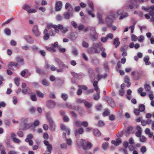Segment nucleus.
Listing matches in <instances>:
<instances>
[{
    "mask_svg": "<svg viewBox=\"0 0 154 154\" xmlns=\"http://www.w3.org/2000/svg\"><path fill=\"white\" fill-rule=\"evenodd\" d=\"M123 12V11L119 10L118 11L117 14H116L114 11L111 12L106 18V23L108 26L110 27L112 26L113 20L115 18L117 17L118 15H122Z\"/></svg>",
    "mask_w": 154,
    "mask_h": 154,
    "instance_id": "obj_1",
    "label": "nucleus"
},
{
    "mask_svg": "<svg viewBox=\"0 0 154 154\" xmlns=\"http://www.w3.org/2000/svg\"><path fill=\"white\" fill-rule=\"evenodd\" d=\"M28 119L26 118H23L21 124V129L26 130L29 129L32 125L31 123H27Z\"/></svg>",
    "mask_w": 154,
    "mask_h": 154,
    "instance_id": "obj_2",
    "label": "nucleus"
},
{
    "mask_svg": "<svg viewBox=\"0 0 154 154\" xmlns=\"http://www.w3.org/2000/svg\"><path fill=\"white\" fill-rule=\"evenodd\" d=\"M147 0H130V3L131 5H128L126 6L127 8H129L131 9H133L135 7H137V3L138 2H140L143 3L147 1Z\"/></svg>",
    "mask_w": 154,
    "mask_h": 154,
    "instance_id": "obj_3",
    "label": "nucleus"
},
{
    "mask_svg": "<svg viewBox=\"0 0 154 154\" xmlns=\"http://www.w3.org/2000/svg\"><path fill=\"white\" fill-rule=\"evenodd\" d=\"M90 38L93 41H96L98 38V35L96 32L95 28L94 27H92L90 29Z\"/></svg>",
    "mask_w": 154,
    "mask_h": 154,
    "instance_id": "obj_4",
    "label": "nucleus"
},
{
    "mask_svg": "<svg viewBox=\"0 0 154 154\" xmlns=\"http://www.w3.org/2000/svg\"><path fill=\"white\" fill-rule=\"evenodd\" d=\"M46 117L47 120L49 121L51 129L52 130H54L55 126L54 124V122L51 117V114L50 112H48L46 113Z\"/></svg>",
    "mask_w": 154,
    "mask_h": 154,
    "instance_id": "obj_5",
    "label": "nucleus"
},
{
    "mask_svg": "<svg viewBox=\"0 0 154 154\" xmlns=\"http://www.w3.org/2000/svg\"><path fill=\"white\" fill-rule=\"evenodd\" d=\"M54 60L58 65L59 67L62 69L64 68H68V66L64 64L63 62L60 59L56 57L55 58Z\"/></svg>",
    "mask_w": 154,
    "mask_h": 154,
    "instance_id": "obj_6",
    "label": "nucleus"
},
{
    "mask_svg": "<svg viewBox=\"0 0 154 154\" xmlns=\"http://www.w3.org/2000/svg\"><path fill=\"white\" fill-rule=\"evenodd\" d=\"M61 129L64 131V132H63V135H69L70 134V130L69 128H67L63 124H61L60 125Z\"/></svg>",
    "mask_w": 154,
    "mask_h": 154,
    "instance_id": "obj_7",
    "label": "nucleus"
},
{
    "mask_svg": "<svg viewBox=\"0 0 154 154\" xmlns=\"http://www.w3.org/2000/svg\"><path fill=\"white\" fill-rule=\"evenodd\" d=\"M89 6L91 8V10H87V12L89 15H91L92 17H94L95 15L94 14H92V11L94 10V5L93 2L90 1H89L88 3Z\"/></svg>",
    "mask_w": 154,
    "mask_h": 154,
    "instance_id": "obj_8",
    "label": "nucleus"
},
{
    "mask_svg": "<svg viewBox=\"0 0 154 154\" xmlns=\"http://www.w3.org/2000/svg\"><path fill=\"white\" fill-rule=\"evenodd\" d=\"M135 131V128H133L131 126L128 127L126 131H122L120 135H123L125 134H133Z\"/></svg>",
    "mask_w": 154,
    "mask_h": 154,
    "instance_id": "obj_9",
    "label": "nucleus"
},
{
    "mask_svg": "<svg viewBox=\"0 0 154 154\" xmlns=\"http://www.w3.org/2000/svg\"><path fill=\"white\" fill-rule=\"evenodd\" d=\"M32 31L36 37L39 36L40 34V32L38 30V26L36 25H34L33 27Z\"/></svg>",
    "mask_w": 154,
    "mask_h": 154,
    "instance_id": "obj_10",
    "label": "nucleus"
},
{
    "mask_svg": "<svg viewBox=\"0 0 154 154\" xmlns=\"http://www.w3.org/2000/svg\"><path fill=\"white\" fill-rule=\"evenodd\" d=\"M86 143V142L85 140L82 139H81L79 143V144L77 142L76 144L78 147H80V146H81L82 149L84 150H86V146L85 145Z\"/></svg>",
    "mask_w": 154,
    "mask_h": 154,
    "instance_id": "obj_11",
    "label": "nucleus"
},
{
    "mask_svg": "<svg viewBox=\"0 0 154 154\" xmlns=\"http://www.w3.org/2000/svg\"><path fill=\"white\" fill-rule=\"evenodd\" d=\"M46 105L48 108L53 109L56 106V103L53 100H50L47 101Z\"/></svg>",
    "mask_w": 154,
    "mask_h": 154,
    "instance_id": "obj_12",
    "label": "nucleus"
},
{
    "mask_svg": "<svg viewBox=\"0 0 154 154\" xmlns=\"http://www.w3.org/2000/svg\"><path fill=\"white\" fill-rule=\"evenodd\" d=\"M24 39L27 43L32 44L34 42V40L33 38L29 35H26L24 36Z\"/></svg>",
    "mask_w": 154,
    "mask_h": 154,
    "instance_id": "obj_13",
    "label": "nucleus"
},
{
    "mask_svg": "<svg viewBox=\"0 0 154 154\" xmlns=\"http://www.w3.org/2000/svg\"><path fill=\"white\" fill-rule=\"evenodd\" d=\"M131 74L133 76L134 79L135 80H138L141 76L140 73L138 72L136 73L135 72L133 71L132 72Z\"/></svg>",
    "mask_w": 154,
    "mask_h": 154,
    "instance_id": "obj_14",
    "label": "nucleus"
},
{
    "mask_svg": "<svg viewBox=\"0 0 154 154\" xmlns=\"http://www.w3.org/2000/svg\"><path fill=\"white\" fill-rule=\"evenodd\" d=\"M88 51L89 54H96L98 53V51L96 48L92 46V47L89 48L88 50Z\"/></svg>",
    "mask_w": 154,
    "mask_h": 154,
    "instance_id": "obj_15",
    "label": "nucleus"
},
{
    "mask_svg": "<svg viewBox=\"0 0 154 154\" xmlns=\"http://www.w3.org/2000/svg\"><path fill=\"white\" fill-rule=\"evenodd\" d=\"M62 8V2L61 1H58L56 2L55 6V9L56 11H60Z\"/></svg>",
    "mask_w": 154,
    "mask_h": 154,
    "instance_id": "obj_16",
    "label": "nucleus"
},
{
    "mask_svg": "<svg viewBox=\"0 0 154 154\" xmlns=\"http://www.w3.org/2000/svg\"><path fill=\"white\" fill-rule=\"evenodd\" d=\"M111 143L112 144L117 146L122 143V141L120 138H118L116 139L115 140H112L111 141Z\"/></svg>",
    "mask_w": 154,
    "mask_h": 154,
    "instance_id": "obj_17",
    "label": "nucleus"
},
{
    "mask_svg": "<svg viewBox=\"0 0 154 154\" xmlns=\"http://www.w3.org/2000/svg\"><path fill=\"white\" fill-rule=\"evenodd\" d=\"M107 103L112 108H114L115 106V104L113 99L111 97H109L106 100Z\"/></svg>",
    "mask_w": 154,
    "mask_h": 154,
    "instance_id": "obj_18",
    "label": "nucleus"
},
{
    "mask_svg": "<svg viewBox=\"0 0 154 154\" xmlns=\"http://www.w3.org/2000/svg\"><path fill=\"white\" fill-rule=\"evenodd\" d=\"M16 59L17 62L19 63L21 65H23L24 64V59L22 57L17 56L16 57Z\"/></svg>",
    "mask_w": 154,
    "mask_h": 154,
    "instance_id": "obj_19",
    "label": "nucleus"
},
{
    "mask_svg": "<svg viewBox=\"0 0 154 154\" xmlns=\"http://www.w3.org/2000/svg\"><path fill=\"white\" fill-rule=\"evenodd\" d=\"M33 137V135H27L26 138L25 139V141L26 142H29L30 145H32L33 143V141L31 139Z\"/></svg>",
    "mask_w": 154,
    "mask_h": 154,
    "instance_id": "obj_20",
    "label": "nucleus"
},
{
    "mask_svg": "<svg viewBox=\"0 0 154 154\" xmlns=\"http://www.w3.org/2000/svg\"><path fill=\"white\" fill-rule=\"evenodd\" d=\"M78 36V35L76 32L71 33L69 35V38L72 41L75 40Z\"/></svg>",
    "mask_w": 154,
    "mask_h": 154,
    "instance_id": "obj_21",
    "label": "nucleus"
},
{
    "mask_svg": "<svg viewBox=\"0 0 154 154\" xmlns=\"http://www.w3.org/2000/svg\"><path fill=\"white\" fill-rule=\"evenodd\" d=\"M73 16V15L72 14H71L69 12H66L63 14V18L66 20L69 19L70 17Z\"/></svg>",
    "mask_w": 154,
    "mask_h": 154,
    "instance_id": "obj_22",
    "label": "nucleus"
},
{
    "mask_svg": "<svg viewBox=\"0 0 154 154\" xmlns=\"http://www.w3.org/2000/svg\"><path fill=\"white\" fill-rule=\"evenodd\" d=\"M43 33L44 34V36L43 38L44 40H47L48 39L49 37L50 34L48 33V31L47 29H45Z\"/></svg>",
    "mask_w": 154,
    "mask_h": 154,
    "instance_id": "obj_23",
    "label": "nucleus"
},
{
    "mask_svg": "<svg viewBox=\"0 0 154 154\" xmlns=\"http://www.w3.org/2000/svg\"><path fill=\"white\" fill-rule=\"evenodd\" d=\"M149 57L148 56H146L144 57L143 61L145 62V65L147 66L151 64V62L149 61Z\"/></svg>",
    "mask_w": 154,
    "mask_h": 154,
    "instance_id": "obj_24",
    "label": "nucleus"
},
{
    "mask_svg": "<svg viewBox=\"0 0 154 154\" xmlns=\"http://www.w3.org/2000/svg\"><path fill=\"white\" fill-rule=\"evenodd\" d=\"M54 27L55 30L56 32H59V29L62 30L63 27L62 25L60 24L57 25H55V26Z\"/></svg>",
    "mask_w": 154,
    "mask_h": 154,
    "instance_id": "obj_25",
    "label": "nucleus"
},
{
    "mask_svg": "<svg viewBox=\"0 0 154 154\" xmlns=\"http://www.w3.org/2000/svg\"><path fill=\"white\" fill-rule=\"evenodd\" d=\"M119 39L118 38H116L114 39L113 44L115 45V48H117L120 45V42L119 41Z\"/></svg>",
    "mask_w": 154,
    "mask_h": 154,
    "instance_id": "obj_26",
    "label": "nucleus"
},
{
    "mask_svg": "<svg viewBox=\"0 0 154 154\" xmlns=\"http://www.w3.org/2000/svg\"><path fill=\"white\" fill-rule=\"evenodd\" d=\"M71 74L74 78L78 79H79L81 78L82 75L79 74H77L74 72H72Z\"/></svg>",
    "mask_w": 154,
    "mask_h": 154,
    "instance_id": "obj_27",
    "label": "nucleus"
},
{
    "mask_svg": "<svg viewBox=\"0 0 154 154\" xmlns=\"http://www.w3.org/2000/svg\"><path fill=\"white\" fill-rule=\"evenodd\" d=\"M31 91L30 89L28 87H26V88L23 89L21 92L23 94H25L27 93H29Z\"/></svg>",
    "mask_w": 154,
    "mask_h": 154,
    "instance_id": "obj_28",
    "label": "nucleus"
},
{
    "mask_svg": "<svg viewBox=\"0 0 154 154\" xmlns=\"http://www.w3.org/2000/svg\"><path fill=\"white\" fill-rule=\"evenodd\" d=\"M42 84L45 86H48L50 85L49 82L45 79H42Z\"/></svg>",
    "mask_w": 154,
    "mask_h": 154,
    "instance_id": "obj_29",
    "label": "nucleus"
},
{
    "mask_svg": "<svg viewBox=\"0 0 154 154\" xmlns=\"http://www.w3.org/2000/svg\"><path fill=\"white\" fill-rule=\"evenodd\" d=\"M91 62L93 64L96 65L99 64V60L96 58H92L91 60Z\"/></svg>",
    "mask_w": 154,
    "mask_h": 154,
    "instance_id": "obj_30",
    "label": "nucleus"
},
{
    "mask_svg": "<svg viewBox=\"0 0 154 154\" xmlns=\"http://www.w3.org/2000/svg\"><path fill=\"white\" fill-rule=\"evenodd\" d=\"M137 130L136 135H141L142 130L140 127L138 125L137 126Z\"/></svg>",
    "mask_w": 154,
    "mask_h": 154,
    "instance_id": "obj_31",
    "label": "nucleus"
},
{
    "mask_svg": "<svg viewBox=\"0 0 154 154\" xmlns=\"http://www.w3.org/2000/svg\"><path fill=\"white\" fill-rule=\"evenodd\" d=\"M22 8L23 9L26 11L27 12V11H29V9L31 8V7L27 4H25L23 5Z\"/></svg>",
    "mask_w": 154,
    "mask_h": 154,
    "instance_id": "obj_32",
    "label": "nucleus"
},
{
    "mask_svg": "<svg viewBox=\"0 0 154 154\" xmlns=\"http://www.w3.org/2000/svg\"><path fill=\"white\" fill-rule=\"evenodd\" d=\"M14 82L16 85L18 86L20 85V78L18 77L15 78L14 79Z\"/></svg>",
    "mask_w": 154,
    "mask_h": 154,
    "instance_id": "obj_33",
    "label": "nucleus"
},
{
    "mask_svg": "<svg viewBox=\"0 0 154 154\" xmlns=\"http://www.w3.org/2000/svg\"><path fill=\"white\" fill-rule=\"evenodd\" d=\"M15 135H11V138L13 141L17 143H19L20 142V140L18 138H16L15 136Z\"/></svg>",
    "mask_w": 154,
    "mask_h": 154,
    "instance_id": "obj_34",
    "label": "nucleus"
},
{
    "mask_svg": "<svg viewBox=\"0 0 154 154\" xmlns=\"http://www.w3.org/2000/svg\"><path fill=\"white\" fill-rule=\"evenodd\" d=\"M36 72L37 73L39 74H43L44 72L43 70L40 68H39L37 67H36Z\"/></svg>",
    "mask_w": 154,
    "mask_h": 154,
    "instance_id": "obj_35",
    "label": "nucleus"
},
{
    "mask_svg": "<svg viewBox=\"0 0 154 154\" xmlns=\"http://www.w3.org/2000/svg\"><path fill=\"white\" fill-rule=\"evenodd\" d=\"M139 109L140 112L144 111L145 109V105L143 104H140L139 106Z\"/></svg>",
    "mask_w": 154,
    "mask_h": 154,
    "instance_id": "obj_36",
    "label": "nucleus"
},
{
    "mask_svg": "<svg viewBox=\"0 0 154 154\" xmlns=\"http://www.w3.org/2000/svg\"><path fill=\"white\" fill-rule=\"evenodd\" d=\"M84 132V130L82 128H79L78 130H76L75 131V134H82Z\"/></svg>",
    "mask_w": 154,
    "mask_h": 154,
    "instance_id": "obj_37",
    "label": "nucleus"
},
{
    "mask_svg": "<svg viewBox=\"0 0 154 154\" xmlns=\"http://www.w3.org/2000/svg\"><path fill=\"white\" fill-rule=\"evenodd\" d=\"M4 32L7 35H9L11 34V31L8 28H5L4 29Z\"/></svg>",
    "mask_w": 154,
    "mask_h": 154,
    "instance_id": "obj_38",
    "label": "nucleus"
},
{
    "mask_svg": "<svg viewBox=\"0 0 154 154\" xmlns=\"http://www.w3.org/2000/svg\"><path fill=\"white\" fill-rule=\"evenodd\" d=\"M61 97L64 100L66 101L68 98V96L67 94L62 93L61 94Z\"/></svg>",
    "mask_w": 154,
    "mask_h": 154,
    "instance_id": "obj_39",
    "label": "nucleus"
},
{
    "mask_svg": "<svg viewBox=\"0 0 154 154\" xmlns=\"http://www.w3.org/2000/svg\"><path fill=\"white\" fill-rule=\"evenodd\" d=\"M92 46L97 49L101 46V44L100 43H94L92 44Z\"/></svg>",
    "mask_w": 154,
    "mask_h": 154,
    "instance_id": "obj_40",
    "label": "nucleus"
},
{
    "mask_svg": "<svg viewBox=\"0 0 154 154\" xmlns=\"http://www.w3.org/2000/svg\"><path fill=\"white\" fill-rule=\"evenodd\" d=\"M45 48L47 50L51 52H55L56 51V50L53 47L46 46Z\"/></svg>",
    "mask_w": 154,
    "mask_h": 154,
    "instance_id": "obj_41",
    "label": "nucleus"
},
{
    "mask_svg": "<svg viewBox=\"0 0 154 154\" xmlns=\"http://www.w3.org/2000/svg\"><path fill=\"white\" fill-rule=\"evenodd\" d=\"M100 93L98 92L97 93V95H94V99L95 100H99L100 97Z\"/></svg>",
    "mask_w": 154,
    "mask_h": 154,
    "instance_id": "obj_42",
    "label": "nucleus"
},
{
    "mask_svg": "<svg viewBox=\"0 0 154 154\" xmlns=\"http://www.w3.org/2000/svg\"><path fill=\"white\" fill-rule=\"evenodd\" d=\"M84 103L85 104V106L88 108H89L91 107V104L85 100L84 101Z\"/></svg>",
    "mask_w": 154,
    "mask_h": 154,
    "instance_id": "obj_43",
    "label": "nucleus"
},
{
    "mask_svg": "<svg viewBox=\"0 0 154 154\" xmlns=\"http://www.w3.org/2000/svg\"><path fill=\"white\" fill-rule=\"evenodd\" d=\"M109 144L107 142H105L102 144V147L104 150L107 149L108 146Z\"/></svg>",
    "mask_w": 154,
    "mask_h": 154,
    "instance_id": "obj_44",
    "label": "nucleus"
},
{
    "mask_svg": "<svg viewBox=\"0 0 154 154\" xmlns=\"http://www.w3.org/2000/svg\"><path fill=\"white\" fill-rule=\"evenodd\" d=\"M137 137H140V140L141 142H144L146 140V138L143 135L141 136V135H136Z\"/></svg>",
    "mask_w": 154,
    "mask_h": 154,
    "instance_id": "obj_45",
    "label": "nucleus"
},
{
    "mask_svg": "<svg viewBox=\"0 0 154 154\" xmlns=\"http://www.w3.org/2000/svg\"><path fill=\"white\" fill-rule=\"evenodd\" d=\"M93 133L94 135H100V132L97 129H94L93 130Z\"/></svg>",
    "mask_w": 154,
    "mask_h": 154,
    "instance_id": "obj_46",
    "label": "nucleus"
},
{
    "mask_svg": "<svg viewBox=\"0 0 154 154\" xmlns=\"http://www.w3.org/2000/svg\"><path fill=\"white\" fill-rule=\"evenodd\" d=\"M86 150H87V149H90L91 148L92 146V144L90 142H87L86 143Z\"/></svg>",
    "mask_w": 154,
    "mask_h": 154,
    "instance_id": "obj_47",
    "label": "nucleus"
},
{
    "mask_svg": "<svg viewBox=\"0 0 154 154\" xmlns=\"http://www.w3.org/2000/svg\"><path fill=\"white\" fill-rule=\"evenodd\" d=\"M47 150L48 152L49 153L48 154H49L51 153V151L52 149V145L50 144L47 146Z\"/></svg>",
    "mask_w": 154,
    "mask_h": 154,
    "instance_id": "obj_48",
    "label": "nucleus"
},
{
    "mask_svg": "<svg viewBox=\"0 0 154 154\" xmlns=\"http://www.w3.org/2000/svg\"><path fill=\"white\" fill-rule=\"evenodd\" d=\"M36 93L38 96L41 97L42 98L44 97V95L40 91L38 90L37 91Z\"/></svg>",
    "mask_w": 154,
    "mask_h": 154,
    "instance_id": "obj_49",
    "label": "nucleus"
},
{
    "mask_svg": "<svg viewBox=\"0 0 154 154\" xmlns=\"http://www.w3.org/2000/svg\"><path fill=\"white\" fill-rule=\"evenodd\" d=\"M144 87L146 91H149L151 88L150 86L148 84H145Z\"/></svg>",
    "mask_w": 154,
    "mask_h": 154,
    "instance_id": "obj_50",
    "label": "nucleus"
},
{
    "mask_svg": "<svg viewBox=\"0 0 154 154\" xmlns=\"http://www.w3.org/2000/svg\"><path fill=\"white\" fill-rule=\"evenodd\" d=\"M110 114V112L108 109H106L103 113V115L104 116H106Z\"/></svg>",
    "mask_w": 154,
    "mask_h": 154,
    "instance_id": "obj_51",
    "label": "nucleus"
},
{
    "mask_svg": "<svg viewBox=\"0 0 154 154\" xmlns=\"http://www.w3.org/2000/svg\"><path fill=\"white\" fill-rule=\"evenodd\" d=\"M82 46L84 48H87L89 47V44L88 43L84 41L82 42Z\"/></svg>",
    "mask_w": 154,
    "mask_h": 154,
    "instance_id": "obj_52",
    "label": "nucleus"
},
{
    "mask_svg": "<svg viewBox=\"0 0 154 154\" xmlns=\"http://www.w3.org/2000/svg\"><path fill=\"white\" fill-rule=\"evenodd\" d=\"M74 123L76 126H79L81 125L82 122L79 120H76L75 121Z\"/></svg>",
    "mask_w": 154,
    "mask_h": 154,
    "instance_id": "obj_53",
    "label": "nucleus"
},
{
    "mask_svg": "<svg viewBox=\"0 0 154 154\" xmlns=\"http://www.w3.org/2000/svg\"><path fill=\"white\" fill-rule=\"evenodd\" d=\"M102 105L101 104H98L96 105V108L97 110H100L102 109Z\"/></svg>",
    "mask_w": 154,
    "mask_h": 154,
    "instance_id": "obj_54",
    "label": "nucleus"
},
{
    "mask_svg": "<svg viewBox=\"0 0 154 154\" xmlns=\"http://www.w3.org/2000/svg\"><path fill=\"white\" fill-rule=\"evenodd\" d=\"M56 19L58 21H60L63 19V17L60 14H57L56 17Z\"/></svg>",
    "mask_w": 154,
    "mask_h": 154,
    "instance_id": "obj_55",
    "label": "nucleus"
},
{
    "mask_svg": "<svg viewBox=\"0 0 154 154\" xmlns=\"http://www.w3.org/2000/svg\"><path fill=\"white\" fill-rule=\"evenodd\" d=\"M13 102L14 105H16L17 103V99L16 96H14L13 97Z\"/></svg>",
    "mask_w": 154,
    "mask_h": 154,
    "instance_id": "obj_56",
    "label": "nucleus"
},
{
    "mask_svg": "<svg viewBox=\"0 0 154 154\" xmlns=\"http://www.w3.org/2000/svg\"><path fill=\"white\" fill-rule=\"evenodd\" d=\"M81 125L85 127H86L88 126V123L87 121L82 122Z\"/></svg>",
    "mask_w": 154,
    "mask_h": 154,
    "instance_id": "obj_57",
    "label": "nucleus"
},
{
    "mask_svg": "<svg viewBox=\"0 0 154 154\" xmlns=\"http://www.w3.org/2000/svg\"><path fill=\"white\" fill-rule=\"evenodd\" d=\"M98 125L99 126L102 127L104 125V122L101 120H99L98 122Z\"/></svg>",
    "mask_w": 154,
    "mask_h": 154,
    "instance_id": "obj_58",
    "label": "nucleus"
},
{
    "mask_svg": "<svg viewBox=\"0 0 154 154\" xmlns=\"http://www.w3.org/2000/svg\"><path fill=\"white\" fill-rule=\"evenodd\" d=\"M150 129L148 128H146V129L145 130V132L146 134H149V135H153V134L152 133H150Z\"/></svg>",
    "mask_w": 154,
    "mask_h": 154,
    "instance_id": "obj_59",
    "label": "nucleus"
},
{
    "mask_svg": "<svg viewBox=\"0 0 154 154\" xmlns=\"http://www.w3.org/2000/svg\"><path fill=\"white\" fill-rule=\"evenodd\" d=\"M78 87L80 88L85 90H87L88 89V88L86 86L83 85H79Z\"/></svg>",
    "mask_w": 154,
    "mask_h": 154,
    "instance_id": "obj_60",
    "label": "nucleus"
},
{
    "mask_svg": "<svg viewBox=\"0 0 154 154\" xmlns=\"http://www.w3.org/2000/svg\"><path fill=\"white\" fill-rule=\"evenodd\" d=\"M36 11L37 10L35 9L30 8L29 11H27V12L28 13H35L36 12Z\"/></svg>",
    "mask_w": 154,
    "mask_h": 154,
    "instance_id": "obj_61",
    "label": "nucleus"
},
{
    "mask_svg": "<svg viewBox=\"0 0 154 154\" xmlns=\"http://www.w3.org/2000/svg\"><path fill=\"white\" fill-rule=\"evenodd\" d=\"M140 151L143 153H144L146 151V147L145 146H142L141 148Z\"/></svg>",
    "mask_w": 154,
    "mask_h": 154,
    "instance_id": "obj_62",
    "label": "nucleus"
},
{
    "mask_svg": "<svg viewBox=\"0 0 154 154\" xmlns=\"http://www.w3.org/2000/svg\"><path fill=\"white\" fill-rule=\"evenodd\" d=\"M128 48V47L126 46H122L121 47L120 51L122 52L124 51H125L127 50Z\"/></svg>",
    "mask_w": 154,
    "mask_h": 154,
    "instance_id": "obj_63",
    "label": "nucleus"
},
{
    "mask_svg": "<svg viewBox=\"0 0 154 154\" xmlns=\"http://www.w3.org/2000/svg\"><path fill=\"white\" fill-rule=\"evenodd\" d=\"M140 110L139 109H134V113L136 115H139L140 114Z\"/></svg>",
    "mask_w": 154,
    "mask_h": 154,
    "instance_id": "obj_64",
    "label": "nucleus"
}]
</instances>
